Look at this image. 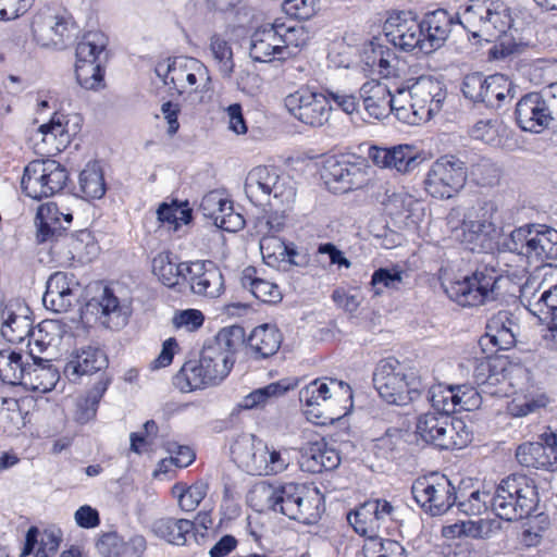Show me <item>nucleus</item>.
Masks as SVG:
<instances>
[{
  "label": "nucleus",
  "instance_id": "obj_59",
  "mask_svg": "<svg viewBox=\"0 0 557 557\" xmlns=\"http://www.w3.org/2000/svg\"><path fill=\"white\" fill-rule=\"evenodd\" d=\"M210 50L222 77L231 78L235 66L231 44L222 35L213 34Z\"/></svg>",
  "mask_w": 557,
  "mask_h": 557
},
{
  "label": "nucleus",
  "instance_id": "obj_3",
  "mask_svg": "<svg viewBox=\"0 0 557 557\" xmlns=\"http://www.w3.org/2000/svg\"><path fill=\"white\" fill-rule=\"evenodd\" d=\"M373 385L382 399L396 406L419 399L425 389L417 371L395 358L383 359L376 364Z\"/></svg>",
  "mask_w": 557,
  "mask_h": 557
},
{
  "label": "nucleus",
  "instance_id": "obj_41",
  "mask_svg": "<svg viewBox=\"0 0 557 557\" xmlns=\"http://www.w3.org/2000/svg\"><path fill=\"white\" fill-rule=\"evenodd\" d=\"M47 174L44 159L30 161L24 168L21 178L22 193L38 201L51 197V191L47 185Z\"/></svg>",
  "mask_w": 557,
  "mask_h": 557
},
{
  "label": "nucleus",
  "instance_id": "obj_13",
  "mask_svg": "<svg viewBox=\"0 0 557 557\" xmlns=\"http://www.w3.org/2000/svg\"><path fill=\"white\" fill-rule=\"evenodd\" d=\"M322 177L336 191L346 193L360 188L366 182L363 162H352L347 157H329L323 163Z\"/></svg>",
  "mask_w": 557,
  "mask_h": 557
},
{
  "label": "nucleus",
  "instance_id": "obj_54",
  "mask_svg": "<svg viewBox=\"0 0 557 557\" xmlns=\"http://www.w3.org/2000/svg\"><path fill=\"white\" fill-rule=\"evenodd\" d=\"M260 250L263 260L269 265H274L278 261H288L294 265H301L302 262L297 260L299 253L294 244H287L278 238H263L260 242Z\"/></svg>",
  "mask_w": 557,
  "mask_h": 557
},
{
  "label": "nucleus",
  "instance_id": "obj_18",
  "mask_svg": "<svg viewBox=\"0 0 557 557\" xmlns=\"http://www.w3.org/2000/svg\"><path fill=\"white\" fill-rule=\"evenodd\" d=\"M185 276L195 295L213 299L220 297L225 290L222 271L211 260L191 261Z\"/></svg>",
  "mask_w": 557,
  "mask_h": 557
},
{
  "label": "nucleus",
  "instance_id": "obj_36",
  "mask_svg": "<svg viewBox=\"0 0 557 557\" xmlns=\"http://www.w3.org/2000/svg\"><path fill=\"white\" fill-rule=\"evenodd\" d=\"M361 61L371 73H377L387 77L395 72V66L393 65V62L396 61L395 52L383 45L377 38L363 46Z\"/></svg>",
  "mask_w": 557,
  "mask_h": 557
},
{
  "label": "nucleus",
  "instance_id": "obj_56",
  "mask_svg": "<svg viewBox=\"0 0 557 557\" xmlns=\"http://www.w3.org/2000/svg\"><path fill=\"white\" fill-rule=\"evenodd\" d=\"M375 200L381 203L392 216H401L410 211L414 199L404 190L396 191L387 186H381L374 194Z\"/></svg>",
  "mask_w": 557,
  "mask_h": 557
},
{
  "label": "nucleus",
  "instance_id": "obj_49",
  "mask_svg": "<svg viewBox=\"0 0 557 557\" xmlns=\"http://www.w3.org/2000/svg\"><path fill=\"white\" fill-rule=\"evenodd\" d=\"M517 461L527 468L555 471L557 469V456L547 455V448L540 443H523L516 450Z\"/></svg>",
  "mask_w": 557,
  "mask_h": 557
},
{
  "label": "nucleus",
  "instance_id": "obj_14",
  "mask_svg": "<svg viewBox=\"0 0 557 557\" xmlns=\"http://www.w3.org/2000/svg\"><path fill=\"white\" fill-rule=\"evenodd\" d=\"M395 508L386 499H369L347 515V520L354 530L370 539L377 536L376 532L387 521L393 520Z\"/></svg>",
  "mask_w": 557,
  "mask_h": 557
},
{
  "label": "nucleus",
  "instance_id": "obj_40",
  "mask_svg": "<svg viewBox=\"0 0 557 557\" xmlns=\"http://www.w3.org/2000/svg\"><path fill=\"white\" fill-rule=\"evenodd\" d=\"M521 293L524 307L542 323L557 320V284L543 290L539 296L535 292L531 297H527V287H523Z\"/></svg>",
  "mask_w": 557,
  "mask_h": 557
},
{
  "label": "nucleus",
  "instance_id": "obj_22",
  "mask_svg": "<svg viewBox=\"0 0 557 557\" xmlns=\"http://www.w3.org/2000/svg\"><path fill=\"white\" fill-rule=\"evenodd\" d=\"M405 92L404 88H396L392 92L387 85L377 81H369L360 87L359 97L369 116L381 120L389 115L391 106L400 102Z\"/></svg>",
  "mask_w": 557,
  "mask_h": 557
},
{
  "label": "nucleus",
  "instance_id": "obj_20",
  "mask_svg": "<svg viewBox=\"0 0 557 557\" xmlns=\"http://www.w3.org/2000/svg\"><path fill=\"white\" fill-rule=\"evenodd\" d=\"M332 398L337 400H351L352 391L349 384L336 379H317L299 391V400L306 407V412L314 414V407Z\"/></svg>",
  "mask_w": 557,
  "mask_h": 557
},
{
  "label": "nucleus",
  "instance_id": "obj_58",
  "mask_svg": "<svg viewBox=\"0 0 557 557\" xmlns=\"http://www.w3.org/2000/svg\"><path fill=\"white\" fill-rule=\"evenodd\" d=\"M362 553L364 557H409L398 541L381 536L366 539Z\"/></svg>",
  "mask_w": 557,
  "mask_h": 557
},
{
  "label": "nucleus",
  "instance_id": "obj_51",
  "mask_svg": "<svg viewBox=\"0 0 557 557\" xmlns=\"http://www.w3.org/2000/svg\"><path fill=\"white\" fill-rule=\"evenodd\" d=\"M213 384L205 366L199 360L186 361L180 372L174 376V385L183 393H188L207 385Z\"/></svg>",
  "mask_w": 557,
  "mask_h": 557
},
{
  "label": "nucleus",
  "instance_id": "obj_34",
  "mask_svg": "<svg viewBox=\"0 0 557 557\" xmlns=\"http://www.w3.org/2000/svg\"><path fill=\"white\" fill-rule=\"evenodd\" d=\"M92 240L91 233L88 230H79L75 233H67L64 236L57 237L51 243L50 252L53 260L59 265L67 267L74 261L77 253L82 251L84 246L89 245Z\"/></svg>",
  "mask_w": 557,
  "mask_h": 557
},
{
  "label": "nucleus",
  "instance_id": "obj_29",
  "mask_svg": "<svg viewBox=\"0 0 557 557\" xmlns=\"http://www.w3.org/2000/svg\"><path fill=\"white\" fill-rule=\"evenodd\" d=\"M107 354L99 347L86 346L73 351L65 363L63 373L71 382H77L82 375L99 372L108 367Z\"/></svg>",
  "mask_w": 557,
  "mask_h": 557
},
{
  "label": "nucleus",
  "instance_id": "obj_28",
  "mask_svg": "<svg viewBox=\"0 0 557 557\" xmlns=\"http://www.w3.org/2000/svg\"><path fill=\"white\" fill-rule=\"evenodd\" d=\"M517 324L510 311L500 310L488 319L486 332L481 337L479 344L485 351L491 345L496 350H507L515 346Z\"/></svg>",
  "mask_w": 557,
  "mask_h": 557
},
{
  "label": "nucleus",
  "instance_id": "obj_9",
  "mask_svg": "<svg viewBox=\"0 0 557 557\" xmlns=\"http://www.w3.org/2000/svg\"><path fill=\"white\" fill-rule=\"evenodd\" d=\"M417 434L428 444L440 449H461L470 442L465 423L453 421L448 414L426 412L417 421Z\"/></svg>",
  "mask_w": 557,
  "mask_h": 557
},
{
  "label": "nucleus",
  "instance_id": "obj_15",
  "mask_svg": "<svg viewBox=\"0 0 557 557\" xmlns=\"http://www.w3.org/2000/svg\"><path fill=\"white\" fill-rule=\"evenodd\" d=\"M407 89L414 110L423 121H429L442 110L447 95L445 85L431 76L418 77L407 85Z\"/></svg>",
  "mask_w": 557,
  "mask_h": 557
},
{
  "label": "nucleus",
  "instance_id": "obj_27",
  "mask_svg": "<svg viewBox=\"0 0 557 557\" xmlns=\"http://www.w3.org/2000/svg\"><path fill=\"white\" fill-rule=\"evenodd\" d=\"M473 383L484 394L496 395V386L506 379L508 361L500 356L487 355L470 361Z\"/></svg>",
  "mask_w": 557,
  "mask_h": 557
},
{
  "label": "nucleus",
  "instance_id": "obj_25",
  "mask_svg": "<svg viewBox=\"0 0 557 557\" xmlns=\"http://www.w3.org/2000/svg\"><path fill=\"white\" fill-rule=\"evenodd\" d=\"M32 352L23 350H0V380L9 385H34V369L36 364L29 362Z\"/></svg>",
  "mask_w": 557,
  "mask_h": 557
},
{
  "label": "nucleus",
  "instance_id": "obj_2",
  "mask_svg": "<svg viewBox=\"0 0 557 557\" xmlns=\"http://www.w3.org/2000/svg\"><path fill=\"white\" fill-rule=\"evenodd\" d=\"M512 282L488 264H480L461 280L445 288L447 296L459 306L476 307L505 298Z\"/></svg>",
  "mask_w": 557,
  "mask_h": 557
},
{
  "label": "nucleus",
  "instance_id": "obj_47",
  "mask_svg": "<svg viewBox=\"0 0 557 557\" xmlns=\"http://www.w3.org/2000/svg\"><path fill=\"white\" fill-rule=\"evenodd\" d=\"M108 36L101 30L85 33L77 42L75 55L78 62L95 61L104 63L108 59Z\"/></svg>",
  "mask_w": 557,
  "mask_h": 557
},
{
  "label": "nucleus",
  "instance_id": "obj_62",
  "mask_svg": "<svg viewBox=\"0 0 557 557\" xmlns=\"http://www.w3.org/2000/svg\"><path fill=\"white\" fill-rule=\"evenodd\" d=\"M536 263L557 259V230L536 223Z\"/></svg>",
  "mask_w": 557,
  "mask_h": 557
},
{
  "label": "nucleus",
  "instance_id": "obj_38",
  "mask_svg": "<svg viewBox=\"0 0 557 557\" xmlns=\"http://www.w3.org/2000/svg\"><path fill=\"white\" fill-rule=\"evenodd\" d=\"M205 344L210 345L211 348H216L222 357H226L231 363H235L236 354L242 349H247V335L242 325L234 324L222 327L212 338H209Z\"/></svg>",
  "mask_w": 557,
  "mask_h": 557
},
{
  "label": "nucleus",
  "instance_id": "obj_35",
  "mask_svg": "<svg viewBox=\"0 0 557 557\" xmlns=\"http://www.w3.org/2000/svg\"><path fill=\"white\" fill-rule=\"evenodd\" d=\"M232 453L239 459L246 469L259 475H267V454L268 445L262 441L255 442V436L251 438H243L237 441L232 447Z\"/></svg>",
  "mask_w": 557,
  "mask_h": 557
},
{
  "label": "nucleus",
  "instance_id": "obj_30",
  "mask_svg": "<svg viewBox=\"0 0 557 557\" xmlns=\"http://www.w3.org/2000/svg\"><path fill=\"white\" fill-rule=\"evenodd\" d=\"M456 500L458 511L466 516H480L488 510L494 513V490L475 486L471 479L460 481Z\"/></svg>",
  "mask_w": 557,
  "mask_h": 557
},
{
  "label": "nucleus",
  "instance_id": "obj_37",
  "mask_svg": "<svg viewBox=\"0 0 557 557\" xmlns=\"http://www.w3.org/2000/svg\"><path fill=\"white\" fill-rule=\"evenodd\" d=\"M35 223L37 226L38 243H52L57 237L67 234V226L61 221L60 210L54 202H47L39 206Z\"/></svg>",
  "mask_w": 557,
  "mask_h": 557
},
{
  "label": "nucleus",
  "instance_id": "obj_50",
  "mask_svg": "<svg viewBox=\"0 0 557 557\" xmlns=\"http://www.w3.org/2000/svg\"><path fill=\"white\" fill-rule=\"evenodd\" d=\"M484 88V100L482 101V104L486 108H500L504 103L509 102L515 97L513 84L504 74L496 73L487 76V82Z\"/></svg>",
  "mask_w": 557,
  "mask_h": 557
},
{
  "label": "nucleus",
  "instance_id": "obj_21",
  "mask_svg": "<svg viewBox=\"0 0 557 557\" xmlns=\"http://www.w3.org/2000/svg\"><path fill=\"white\" fill-rule=\"evenodd\" d=\"M84 317L94 315L108 329H120L127 322V308L121 305L114 292L106 286L100 296L86 302L82 310Z\"/></svg>",
  "mask_w": 557,
  "mask_h": 557
},
{
  "label": "nucleus",
  "instance_id": "obj_17",
  "mask_svg": "<svg viewBox=\"0 0 557 557\" xmlns=\"http://www.w3.org/2000/svg\"><path fill=\"white\" fill-rule=\"evenodd\" d=\"M368 158L381 169L395 170L400 174L413 172L422 162L419 151L411 145L391 147L370 146Z\"/></svg>",
  "mask_w": 557,
  "mask_h": 557
},
{
  "label": "nucleus",
  "instance_id": "obj_48",
  "mask_svg": "<svg viewBox=\"0 0 557 557\" xmlns=\"http://www.w3.org/2000/svg\"><path fill=\"white\" fill-rule=\"evenodd\" d=\"M275 28L280 32V45L284 60L293 57L298 50L307 46L310 39L309 29L301 24H286L276 20Z\"/></svg>",
  "mask_w": 557,
  "mask_h": 557
},
{
  "label": "nucleus",
  "instance_id": "obj_26",
  "mask_svg": "<svg viewBox=\"0 0 557 557\" xmlns=\"http://www.w3.org/2000/svg\"><path fill=\"white\" fill-rule=\"evenodd\" d=\"M29 309L18 301H10L0 310L1 335L10 343H23L35 337Z\"/></svg>",
  "mask_w": 557,
  "mask_h": 557
},
{
  "label": "nucleus",
  "instance_id": "obj_64",
  "mask_svg": "<svg viewBox=\"0 0 557 557\" xmlns=\"http://www.w3.org/2000/svg\"><path fill=\"white\" fill-rule=\"evenodd\" d=\"M226 209L231 210V201L223 198L216 191H211L203 196L199 205V211L203 216L212 220L214 225L222 218Z\"/></svg>",
  "mask_w": 557,
  "mask_h": 557
},
{
  "label": "nucleus",
  "instance_id": "obj_63",
  "mask_svg": "<svg viewBox=\"0 0 557 557\" xmlns=\"http://www.w3.org/2000/svg\"><path fill=\"white\" fill-rule=\"evenodd\" d=\"M455 391L454 386L442 388L438 385L437 387L425 388L423 394L425 393L428 400L435 410L434 413L448 414L450 417V413L458 411Z\"/></svg>",
  "mask_w": 557,
  "mask_h": 557
},
{
  "label": "nucleus",
  "instance_id": "obj_52",
  "mask_svg": "<svg viewBox=\"0 0 557 557\" xmlns=\"http://www.w3.org/2000/svg\"><path fill=\"white\" fill-rule=\"evenodd\" d=\"M242 286L248 289L257 299L265 304H276L282 299V294L276 284L257 276V269L248 267L243 271Z\"/></svg>",
  "mask_w": 557,
  "mask_h": 557
},
{
  "label": "nucleus",
  "instance_id": "obj_11",
  "mask_svg": "<svg viewBox=\"0 0 557 557\" xmlns=\"http://www.w3.org/2000/svg\"><path fill=\"white\" fill-rule=\"evenodd\" d=\"M287 111L301 123L319 127L324 125L332 110L326 96L301 87L284 100Z\"/></svg>",
  "mask_w": 557,
  "mask_h": 557
},
{
  "label": "nucleus",
  "instance_id": "obj_23",
  "mask_svg": "<svg viewBox=\"0 0 557 557\" xmlns=\"http://www.w3.org/2000/svg\"><path fill=\"white\" fill-rule=\"evenodd\" d=\"M79 296V285L74 275L57 272L52 274L46 286L42 297L44 305L53 312H66L72 308Z\"/></svg>",
  "mask_w": 557,
  "mask_h": 557
},
{
  "label": "nucleus",
  "instance_id": "obj_12",
  "mask_svg": "<svg viewBox=\"0 0 557 557\" xmlns=\"http://www.w3.org/2000/svg\"><path fill=\"white\" fill-rule=\"evenodd\" d=\"M76 25L66 14H55L50 9L35 15L32 30L36 41L42 47L53 46L63 49L76 32Z\"/></svg>",
  "mask_w": 557,
  "mask_h": 557
},
{
  "label": "nucleus",
  "instance_id": "obj_31",
  "mask_svg": "<svg viewBox=\"0 0 557 557\" xmlns=\"http://www.w3.org/2000/svg\"><path fill=\"white\" fill-rule=\"evenodd\" d=\"M536 223H527L503 235L498 250L524 258L528 263H536Z\"/></svg>",
  "mask_w": 557,
  "mask_h": 557
},
{
  "label": "nucleus",
  "instance_id": "obj_46",
  "mask_svg": "<svg viewBox=\"0 0 557 557\" xmlns=\"http://www.w3.org/2000/svg\"><path fill=\"white\" fill-rule=\"evenodd\" d=\"M324 509V496L321 494L319 488L315 486L309 487L304 485L301 499L297 503L293 520L304 524L317 523Z\"/></svg>",
  "mask_w": 557,
  "mask_h": 557
},
{
  "label": "nucleus",
  "instance_id": "obj_32",
  "mask_svg": "<svg viewBox=\"0 0 557 557\" xmlns=\"http://www.w3.org/2000/svg\"><path fill=\"white\" fill-rule=\"evenodd\" d=\"M280 32L274 23L258 27L250 37L249 55L255 62L284 60L280 45Z\"/></svg>",
  "mask_w": 557,
  "mask_h": 557
},
{
  "label": "nucleus",
  "instance_id": "obj_7",
  "mask_svg": "<svg viewBox=\"0 0 557 557\" xmlns=\"http://www.w3.org/2000/svg\"><path fill=\"white\" fill-rule=\"evenodd\" d=\"M411 494L418 506L431 517L447 513L457 502V486L437 472L417 478L412 482Z\"/></svg>",
  "mask_w": 557,
  "mask_h": 557
},
{
  "label": "nucleus",
  "instance_id": "obj_16",
  "mask_svg": "<svg viewBox=\"0 0 557 557\" xmlns=\"http://www.w3.org/2000/svg\"><path fill=\"white\" fill-rule=\"evenodd\" d=\"M424 41V54L441 49L455 27H461L460 9L451 14L445 9L426 12L420 18Z\"/></svg>",
  "mask_w": 557,
  "mask_h": 557
},
{
  "label": "nucleus",
  "instance_id": "obj_45",
  "mask_svg": "<svg viewBox=\"0 0 557 557\" xmlns=\"http://www.w3.org/2000/svg\"><path fill=\"white\" fill-rule=\"evenodd\" d=\"M462 231L465 242L472 251L487 252L493 250L496 245L498 246V242H496L497 224H473L462 221Z\"/></svg>",
  "mask_w": 557,
  "mask_h": 557
},
{
  "label": "nucleus",
  "instance_id": "obj_57",
  "mask_svg": "<svg viewBox=\"0 0 557 557\" xmlns=\"http://www.w3.org/2000/svg\"><path fill=\"white\" fill-rule=\"evenodd\" d=\"M200 359L213 384L223 381L234 367V364L227 359V356L222 357V355L218 352L216 348H211L210 345L207 344H203L200 352Z\"/></svg>",
  "mask_w": 557,
  "mask_h": 557
},
{
  "label": "nucleus",
  "instance_id": "obj_10",
  "mask_svg": "<svg viewBox=\"0 0 557 557\" xmlns=\"http://www.w3.org/2000/svg\"><path fill=\"white\" fill-rule=\"evenodd\" d=\"M384 36L396 49L424 54L421 22L411 11H393L383 25Z\"/></svg>",
  "mask_w": 557,
  "mask_h": 557
},
{
  "label": "nucleus",
  "instance_id": "obj_60",
  "mask_svg": "<svg viewBox=\"0 0 557 557\" xmlns=\"http://www.w3.org/2000/svg\"><path fill=\"white\" fill-rule=\"evenodd\" d=\"M405 447L403 432L398 429H388L381 437L374 441L373 451L379 458L396 459Z\"/></svg>",
  "mask_w": 557,
  "mask_h": 557
},
{
  "label": "nucleus",
  "instance_id": "obj_55",
  "mask_svg": "<svg viewBox=\"0 0 557 557\" xmlns=\"http://www.w3.org/2000/svg\"><path fill=\"white\" fill-rule=\"evenodd\" d=\"M468 175L478 186H494L499 180L498 168L488 159L482 156H465Z\"/></svg>",
  "mask_w": 557,
  "mask_h": 557
},
{
  "label": "nucleus",
  "instance_id": "obj_8",
  "mask_svg": "<svg viewBox=\"0 0 557 557\" xmlns=\"http://www.w3.org/2000/svg\"><path fill=\"white\" fill-rule=\"evenodd\" d=\"M467 178V162L455 154H445L430 166L424 189L433 198L449 199L463 188Z\"/></svg>",
  "mask_w": 557,
  "mask_h": 557
},
{
  "label": "nucleus",
  "instance_id": "obj_44",
  "mask_svg": "<svg viewBox=\"0 0 557 557\" xmlns=\"http://www.w3.org/2000/svg\"><path fill=\"white\" fill-rule=\"evenodd\" d=\"M296 385L297 382H290L287 379L270 383L263 387L253 389L246 395L239 403L238 407L245 410L263 408L286 394L288 391L294 389Z\"/></svg>",
  "mask_w": 557,
  "mask_h": 557
},
{
  "label": "nucleus",
  "instance_id": "obj_24",
  "mask_svg": "<svg viewBox=\"0 0 557 557\" xmlns=\"http://www.w3.org/2000/svg\"><path fill=\"white\" fill-rule=\"evenodd\" d=\"M304 485L295 482L278 485L261 484L257 486L255 492L264 497L269 510L280 512L293 520L297 503L301 499Z\"/></svg>",
  "mask_w": 557,
  "mask_h": 557
},
{
  "label": "nucleus",
  "instance_id": "obj_53",
  "mask_svg": "<svg viewBox=\"0 0 557 557\" xmlns=\"http://www.w3.org/2000/svg\"><path fill=\"white\" fill-rule=\"evenodd\" d=\"M79 191L84 199H100L107 191V185L99 162H89L78 177Z\"/></svg>",
  "mask_w": 557,
  "mask_h": 557
},
{
  "label": "nucleus",
  "instance_id": "obj_5",
  "mask_svg": "<svg viewBox=\"0 0 557 557\" xmlns=\"http://www.w3.org/2000/svg\"><path fill=\"white\" fill-rule=\"evenodd\" d=\"M516 121L524 132L540 134L549 126L557 127V83L539 92H529L516 104Z\"/></svg>",
  "mask_w": 557,
  "mask_h": 557
},
{
  "label": "nucleus",
  "instance_id": "obj_1",
  "mask_svg": "<svg viewBox=\"0 0 557 557\" xmlns=\"http://www.w3.org/2000/svg\"><path fill=\"white\" fill-rule=\"evenodd\" d=\"M461 28L472 45L506 36L513 25V11L504 0H469L460 7Z\"/></svg>",
  "mask_w": 557,
  "mask_h": 557
},
{
  "label": "nucleus",
  "instance_id": "obj_39",
  "mask_svg": "<svg viewBox=\"0 0 557 557\" xmlns=\"http://www.w3.org/2000/svg\"><path fill=\"white\" fill-rule=\"evenodd\" d=\"M339 462L337 451L327 448L323 441L310 443L301 453V467L311 473L334 470Z\"/></svg>",
  "mask_w": 557,
  "mask_h": 557
},
{
  "label": "nucleus",
  "instance_id": "obj_33",
  "mask_svg": "<svg viewBox=\"0 0 557 557\" xmlns=\"http://www.w3.org/2000/svg\"><path fill=\"white\" fill-rule=\"evenodd\" d=\"M282 342L283 335L276 325H258L247 336V355L253 360L269 359L278 351Z\"/></svg>",
  "mask_w": 557,
  "mask_h": 557
},
{
  "label": "nucleus",
  "instance_id": "obj_61",
  "mask_svg": "<svg viewBox=\"0 0 557 557\" xmlns=\"http://www.w3.org/2000/svg\"><path fill=\"white\" fill-rule=\"evenodd\" d=\"M75 74L78 84L85 89H98L103 86V63L95 61H82L76 59Z\"/></svg>",
  "mask_w": 557,
  "mask_h": 557
},
{
  "label": "nucleus",
  "instance_id": "obj_43",
  "mask_svg": "<svg viewBox=\"0 0 557 557\" xmlns=\"http://www.w3.org/2000/svg\"><path fill=\"white\" fill-rule=\"evenodd\" d=\"M170 251L158 253L152 260V272L166 287H175L180 281L186 282L190 262H176Z\"/></svg>",
  "mask_w": 557,
  "mask_h": 557
},
{
  "label": "nucleus",
  "instance_id": "obj_6",
  "mask_svg": "<svg viewBox=\"0 0 557 557\" xmlns=\"http://www.w3.org/2000/svg\"><path fill=\"white\" fill-rule=\"evenodd\" d=\"M244 189L255 206L269 203L271 197L280 203H289L296 196L292 178L277 168L267 165L256 166L248 172Z\"/></svg>",
  "mask_w": 557,
  "mask_h": 557
},
{
  "label": "nucleus",
  "instance_id": "obj_19",
  "mask_svg": "<svg viewBox=\"0 0 557 557\" xmlns=\"http://www.w3.org/2000/svg\"><path fill=\"white\" fill-rule=\"evenodd\" d=\"M199 81L205 82L203 89L211 82L209 70L200 60L181 55L169 63L164 83L172 84L180 94L195 87Z\"/></svg>",
  "mask_w": 557,
  "mask_h": 557
},
{
  "label": "nucleus",
  "instance_id": "obj_42",
  "mask_svg": "<svg viewBox=\"0 0 557 557\" xmlns=\"http://www.w3.org/2000/svg\"><path fill=\"white\" fill-rule=\"evenodd\" d=\"M195 529V522L188 519L164 517L154 520L151 524L152 533L169 544L183 546L187 535Z\"/></svg>",
  "mask_w": 557,
  "mask_h": 557
},
{
  "label": "nucleus",
  "instance_id": "obj_4",
  "mask_svg": "<svg viewBox=\"0 0 557 557\" xmlns=\"http://www.w3.org/2000/svg\"><path fill=\"white\" fill-rule=\"evenodd\" d=\"M539 503L535 480L525 474H510L494 486V515L502 520L528 518L536 511Z\"/></svg>",
  "mask_w": 557,
  "mask_h": 557
}]
</instances>
